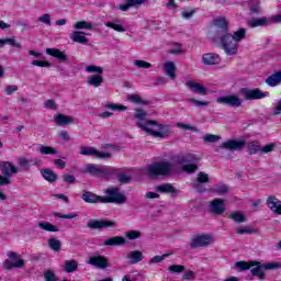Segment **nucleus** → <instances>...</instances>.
Listing matches in <instances>:
<instances>
[{"instance_id":"f257e3e1","label":"nucleus","mask_w":281,"mask_h":281,"mask_svg":"<svg viewBox=\"0 0 281 281\" xmlns=\"http://www.w3.org/2000/svg\"><path fill=\"white\" fill-rule=\"evenodd\" d=\"M134 117L138 120L136 122V126L145 131V133H148L149 135H154V137H160V138L168 137V131L157 132L153 130L154 126H157L158 131H164L166 126L164 124H158L157 121L147 120L148 113L146 111L142 109L135 110Z\"/></svg>"},{"instance_id":"f03ea898","label":"nucleus","mask_w":281,"mask_h":281,"mask_svg":"<svg viewBox=\"0 0 281 281\" xmlns=\"http://www.w3.org/2000/svg\"><path fill=\"white\" fill-rule=\"evenodd\" d=\"M243 41V36H215L213 43H217L218 47H223L228 56H234L238 52V43Z\"/></svg>"},{"instance_id":"7ed1b4c3","label":"nucleus","mask_w":281,"mask_h":281,"mask_svg":"<svg viewBox=\"0 0 281 281\" xmlns=\"http://www.w3.org/2000/svg\"><path fill=\"white\" fill-rule=\"evenodd\" d=\"M173 165L170 161H158L147 167V175L150 179H157V177H166L172 172Z\"/></svg>"},{"instance_id":"20e7f679","label":"nucleus","mask_w":281,"mask_h":281,"mask_svg":"<svg viewBox=\"0 0 281 281\" xmlns=\"http://www.w3.org/2000/svg\"><path fill=\"white\" fill-rule=\"evenodd\" d=\"M199 161H201V158L195 154H186L178 157V164H180L182 170L189 175L199 170Z\"/></svg>"},{"instance_id":"39448f33","label":"nucleus","mask_w":281,"mask_h":281,"mask_svg":"<svg viewBox=\"0 0 281 281\" xmlns=\"http://www.w3.org/2000/svg\"><path fill=\"white\" fill-rule=\"evenodd\" d=\"M0 186H11L12 176L19 175V168L10 161H2L0 162Z\"/></svg>"},{"instance_id":"423d86ee","label":"nucleus","mask_w":281,"mask_h":281,"mask_svg":"<svg viewBox=\"0 0 281 281\" xmlns=\"http://www.w3.org/2000/svg\"><path fill=\"white\" fill-rule=\"evenodd\" d=\"M280 267H281L280 262H269V263L251 262L250 273L257 277L259 280H265V270L278 269Z\"/></svg>"},{"instance_id":"0eeeda50","label":"nucleus","mask_w":281,"mask_h":281,"mask_svg":"<svg viewBox=\"0 0 281 281\" xmlns=\"http://www.w3.org/2000/svg\"><path fill=\"white\" fill-rule=\"evenodd\" d=\"M105 196H102V203H119L122 205L126 203V195L120 193V189L110 187L104 192Z\"/></svg>"},{"instance_id":"6e6552de","label":"nucleus","mask_w":281,"mask_h":281,"mask_svg":"<svg viewBox=\"0 0 281 281\" xmlns=\"http://www.w3.org/2000/svg\"><path fill=\"white\" fill-rule=\"evenodd\" d=\"M83 172L91 175V177H110L113 175V167L92 164L86 166Z\"/></svg>"},{"instance_id":"1a4fd4ad","label":"nucleus","mask_w":281,"mask_h":281,"mask_svg":"<svg viewBox=\"0 0 281 281\" xmlns=\"http://www.w3.org/2000/svg\"><path fill=\"white\" fill-rule=\"evenodd\" d=\"M7 256L9 259L2 263L3 269L7 271H12V269H23V267H25V260L21 259L16 252L9 251Z\"/></svg>"},{"instance_id":"9d476101","label":"nucleus","mask_w":281,"mask_h":281,"mask_svg":"<svg viewBox=\"0 0 281 281\" xmlns=\"http://www.w3.org/2000/svg\"><path fill=\"white\" fill-rule=\"evenodd\" d=\"M87 227L88 229H113L116 224L109 220H90L87 223Z\"/></svg>"},{"instance_id":"9b49d317","label":"nucleus","mask_w":281,"mask_h":281,"mask_svg":"<svg viewBox=\"0 0 281 281\" xmlns=\"http://www.w3.org/2000/svg\"><path fill=\"white\" fill-rule=\"evenodd\" d=\"M80 155L95 157L97 159H111V153L99 151L95 147L82 146L80 148Z\"/></svg>"},{"instance_id":"f8f14e48","label":"nucleus","mask_w":281,"mask_h":281,"mask_svg":"<svg viewBox=\"0 0 281 281\" xmlns=\"http://www.w3.org/2000/svg\"><path fill=\"white\" fill-rule=\"evenodd\" d=\"M245 100H262V98H269V92H263L262 90L256 89H241Z\"/></svg>"},{"instance_id":"ddd939ff","label":"nucleus","mask_w":281,"mask_h":281,"mask_svg":"<svg viewBox=\"0 0 281 281\" xmlns=\"http://www.w3.org/2000/svg\"><path fill=\"white\" fill-rule=\"evenodd\" d=\"M214 237L212 235H198L192 238L190 247L191 249H199V247H207L212 245Z\"/></svg>"},{"instance_id":"4468645a","label":"nucleus","mask_w":281,"mask_h":281,"mask_svg":"<svg viewBox=\"0 0 281 281\" xmlns=\"http://www.w3.org/2000/svg\"><path fill=\"white\" fill-rule=\"evenodd\" d=\"M216 102L217 104H227V106H233V109H238L243 104V100L236 94L220 97L216 99Z\"/></svg>"},{"instance_id":"2eb2a0df","label":"nucleus","mask_w":281,"mask_h":281,"mask_svg":"<svg viewBox=\"0 0 281 281\" xmlns=\"http://www.w3.org/2000/svg\"><path fill=\"white\" fill-rule=\"evenodd\" d=\"M225 201L223 199H214L211 201L210 210L213 214H224L225 213Z\"/></svg>"},{"instance_id":"dca6fc26","label":"nucleus","mask_w":281,"mask_h":281,"mask_svg":"<svg viewBox=\"0 0 281 281\" xmlns=\"http://www.w3.org/2000/svg\"><path fill=\"white\" fill-rule=\"evenodd\" d=\"M245 140L231 139L222 144V148L225 150H241L245 148Z\"/></svg>"},{"instance_id":"f3484780","label":"nucleus","mask_w":281,"mask_h":281,"mask_svg":"<svg viewBox=\"0 0 281 281\" xmlns=\"http://www.w3.org/2000/svg\"><path fill=\"white\" fill-rule=\"evenodd\" d=\"M88 263L92 265V267H97L98 269H106L109 267V260L102 256L90 257Z\"/></svg>"},{"instance_id":"a211bd4d","label":"nucleus","mask_w":281,"mask_h":281,"mask_svg":"<svg viewBox=\"0 0 281 281\" xmlns=\"http://www.w3.org/2000/svg\"><path fill=\"white\" fill-rule=\"evenodd\" d=\"M146 3V0H125V4H120L119 10L122 12H128L131 8H142Z\"/></svg>"},{"instance_id":"6ab92c4d","label":"nucleus","mask_w":281,"mask_h":281,"mask_svg":"<svg viewBox=\"0 0 281 281\" xmlns=\"http://www.w3.org/2000/svg\"><path fill=\"white\" fill-rule=\"evenodd\" d=\"M267 205L271 210V212L281 215V201L278 198L270 195L267 199Z\"/></svg>"},{"instance_id":"aec40b11","label":"nucleus","mask_w":281,"mask_h":281,"mask_svg":"<svg viewBox=\"0 0 281 281\" xmlns=\"http://www.w3.org/2000/svg\"><path fill=\"white\" fill-rule=\"evenodd\" d=\"M213 25L218 30H222V32H224V36H227V30L229 27V22L227 21V18L217 16L213 19Z\"/></svg>"},{"instance_id":"412c9836","label":"nucleus","mask_w":281,"mask_h":281,"mask_svg":"<svg viewBox=\"0 0 281 281\" xmlns=\"http://www.w3.org/2000/svg\"><path fill=\"white\" fill-rule=\"evenodd\" d=\"M103 245L105 247H122V245H126V239L122 236H114L105 239Z\"/></svg>"},{"instance_id":"4be33fe9","label":"nucleus","mask_w":281,"mask_h":281,"mask_svg":"<svg viewBox=\"0 0 281 281\" xmlns=\"http://www.w3.org/2000/svg\"><path fill=\"white\" fill-rule=\"evenodd\" d=\"M249 27H265V25H271V19L267 16L251 19L248 21Z\"/></svg>"},{"instance_id":"5701e85b","label":"nucleus","mask_w":281,"mask_h":281,"mask_svg":"<svg viewBox=\"0 0 281 281\" xmlns=\"http://www.w3.org/2000/svg\"><path fill=\"white\" fill-rule=\"evenodd\" d=\"M46 54L53 56V58H57L59 63H67V55L58 48H47Z\"/></svg>"},{"instance_id":"b1692460","label":"nucleus","mask_w":281,"mask_h":281,"mask_svg":"<svg viewBox=\"0 0 281 281\" xmlns=\"http://www.w3.org/2000/svg\"><path fill=\"white\" fill-rule=\"evenodd\" d=\"M187 87L193 91V93H199V95H207V88L202 86L201 83H196L194 81L187 82Z\"/></svg>"},{"instance_id":"393cba45","label":"nucleus","mask_w":281,"mask_h":281,"mask_svg":"<svg viewBox=\"0 0 281 281\" xmlns=\"http://www.w3.org/2000/svg\"><path fill=\"white\" fill-rule=\"evenodd\" d=\"M155 190L156 192H160L161 194H177V192H179V190H177V188H175L170 183H162L160 186H157Z\"/></svg>"},{"instance_id":"a878e982","label":"nucleus","mask_w":281,"mask_h":281,"mask_svg":"<svg viewBox=\"0 0 281 281\" xmlns=\"http://www.w3.org/2000/svg\"><path fill=\"white\" fill-rule=\"evenodd\" d=\"M268 87H280L281 85V70L273 72L266 79Z\"/></svg>"},{"instance_id":"bb28decb","label":"nucleus","mask_w":281,"mask_h":281,"mask_svg":"<svg viewBox=\"0 0 281 281\" xmlns=\"http://www.w3.org/2000/svg\"><path fill=\"white\" fill-rule=\"evenodd\" d=\"M202 63L204 65H218L221 57L214 53H206L202 56Z\"/></svg>"},{"instance_id":"cd10ccee","label":"nucleus","mask_w":281,"mask_h":281,"mask_svg":"<svg viewBox=\"0 0 281 281\" xmlns=\"http://www.w3.org/2000/svg\"><path fill=\"white\" fill-rule=\"evenodd\" d=\"M210 181V176L207 173L201 171L198 173V182L193 184V188L198 190V192H205V189L201 188V183H207Z\"/></svg>"},{"instance_id":"c85d7f7f","label":"nucleus","mask_w":281,"mask_h":281,"mask_svg":"<svg viewBox=\"0 0 281 281\" xmlns=\"http://www.w3.org/2000/svg\"><path fill=\"white\" fill-rule=\"evenodd\" d=\"M82 201L86 203H102V196L97 195L92 192L86 191L81 195Z\"/></svg>"},{"instance_id":"c756f323","label":"nucleus","mask_w":281,"mask_h":281,"mask_svg":"<svg viewBox=\"0 0 281 281\" xmlns=\"http://www.w3.org/2000/svg\"><path fill=\"white\" fill-rule=\"evenodd\" d=\"M166 76H169V78H171V80H175V78H177V66H175V63L172 61H166L162 65Z\"/></svg>"},{"instance_id":"7c9ffc66","label":"nucleus","mask_w":281,"mask_h":281,"mask_svg":"<svg viewBox=\"0 0 281 281\" xmlns=\"http://www.w3.org/2000/svg\"><path fill=\"white\" fill-rule=\"evenodd\" d=\"M87 82L90 87H94L95 89H98V87H102V82H104V77H102V75H92L88 77Z\"/></svg>"},{"instance_id":"2f4dec72","label":"nucleus","mask_w":281,"mask_h":281,"mask_svg":"<svg viewBox=\"0 0 281 281\" xmlns=\"http://www.w3.org/2000/svg\"><path fill=\"white\" fill-rule=\"evenodd\" d=\"M127 260H130L131 265H137V262L144 260V255L139 250H133L127 255Z\"/></svg>"},{"instance_id":"473e14b6","label":"nucleus","mask_w":281,"mask_h":281,"mask_svg":"<svg viewBox=\"0 0 281 281\" xmlns=\"http://www.w3.org/2000/svg\"><path fill=\"white\" fill-rule=\"evenodd\" d=\"M41 175L42 177L48 181L49 183H54L57 181L58 176L56 175V172H54V170L52 169H42L41 170Z\"/></svg>"},{"instance_id":"72a5a7b5","label":"nucleus","mask_w":281,"mask_h":281,"mask_svg":"<svg viewBox=\"0 0 281 281\" xmlns=\"http://www.w3.org/2000/svg\"><path fill=\"white\" fill-rule=\"evenodd\" d=\"M71 122H74V119L65 114H57L55 116V123L57 126H66L67 124H71Z\"/></svg>"},{"instance_id":"f704fd0d","label":"nucleus","mask_w":281,"mask_h":281,"mask_svg":"<svg viewBox=\"0 0 281 281\" xmlns=\"http://www.w3.org/2000/svg\"><path fill=\"white\" fill-rule=\"evenodd\" d=\"M37 227H40V229H43L44 232H58V226L49 222H40L37 224Z\"/></svg>"},{"instance_id":"c9c22d12","label":"nucleus","mask_w":281,"mask_h":281,"mask_svg":"<svg viewBox=\"0 0 281 281\" xmlns=\"http://www.w3.org/2000/svg\"><path fill=\"white\" fill-rule=\"evenodd\" d=\"M65 271H66V273H75V271H78V261L66 260L65 261Z\"/></svg>"},{"instance_id":"e433bc0d","label":"nucleus","mask_w":281,"mask_h":281,"mask_svg":"<svg viewBox=\"0 0 281 281\" xmlns=\"http://www.w3.org/2000/svg\"><path fill=\"white\" fill-rule=\"evenodd\" d=\"M248 153L250 155H256L257 153H260V142L252 140L247 144Z\"/></svg>"},{"instance_id":"4c0bfd02","label":"nucleus","mask_w":281,"mask_h":281,"mask_svg":"<svg viewBox=\"0 0 281 281\" xmlns=\"http://www.w3.org/2000/svg\"><path fill=\"white\" fill-rule=\"evenodd\" d=\"M38 153H41V155H57L58 150L52 146L41 145L38 147Z\"/></svg>"},{"instance_id":"58836bf2","label":"nucleus","mask_w":281,"mask_h":281,"mask_svg":"<svg viewBox=\"0 0 281 281\" xmlns=\"http://www.w3.org/2000/svg\"><path fill=\"white\" fill-rule=\"evenodd\" d=\"M48 247L53 251H60V249L63 247V243H60V240H58L57 238H49L48 239Z\"/></svg>"},{"instance_id":"ea45409f","label":"nucleus","mask_w":281,"mask_h":281,"mask_svg":"<svg viewBox=\"0 0 281 281\" xmlns=\"http://www.w3.org/2000/svg\"><path fill=\"white\" fill-rule=\"evenodd\" d=\"M87 74H98V76L104 74V68L95 65H89L86 67Z\"/></svg>"},{"instance_id":"a19ab883","label":"nucleus","mask_w":281,"mask_h":281,"mask_svg":"<svg viewBox=\"0 0 281 281\" xmlns=\"http://www.w3.org/2000/svg\"><path fill=\"white\" fill-rule=\"evenodd\" d=\"M212 192H215V194H227L229 192V189L225 184H215L212 188Z\"/></svg>"},{"instance_id":"79ce46f5","label":"nucleus","mask_w":281,"mask_h":281,"mask_svg":"<svg viewBox=\"0 0 281 281\" xmlns=\"http://www.w3.org/2000/svg\"><path fill=\"white\" fill-rule=\"evenodd\" d=\"M75 30H93V24L87 21H79L74 25Z\"/></svg>"},{"instance_id":"37998d69","label":"nucleus","mask_w":281,"mask_h":281,"mask_svg":"<svg viewBox=\"0 0 281 281\" xmlns=\"http://www.w3.org/2000/svg\"><path fill=\"white\" fill-rule=\"evenodd\" d=\"M0 45H11V47H18L19 49H21V44L18 43L14 38L0 40Z\"/></svg>"},{"instance_id":"c03bdc74","label":"nucleus","mask_w":281,"mask_h":281,"mask_svg":"<svg viewBox=\"0 0 281 281\" xmlns=\"http://www.w3.org/2000/svg\"><path fill=\"white\" fill-rule=\"evenodd\" d=\"M221 139V136L214 134H206L203 137L205 144H214Z\"/></svg>"},{"instance_id":"a18cd8bd","label":"nucleus","mask_w":281,"mask_h":281,"mask_svg":"<svg viewBox=\"0 0 281 281\" xmlns=\"http://www.w3.org/2000/svg\"><path fill=\"white\" fill-rule=\"evenodd\" d=\"M229 218L235 221V223H245L247 221L245 215L243 213H238V212H235V213L231 214Z\"/></svg>"},{"instance_id":"49530a36","label":"nucleus","mask_w":281,"mask_h":281,"mask_svg":"<svg viewBox=\"0 0 281 281\" xmlns=\"http://www.w3.org/2000/svg\"><path fill=\"white\" fill-rule=\"evenodd\" d=\"M134 65L138 67V69H150V67H153V64L139 59L134 60Z\"/></svg>"},{"instance_id":"de8ad7c7","label":"nucleus","mask_w":281,"mask_h":281,"mask_svg":"<svg viewBox=\"0 0 281 281\" xmlns=\"http://www.w3.org/2000/svg\"><path fill=\"white\" fill-rule=\"evenodd\" d=\"M106 27H111L112 30H115V32H124V26L120 23V21L108 22Z\"/></svg>"},{"instance_id":"09e8293b","label":"nucleus","mask_w":281,"mask_h":281,"mask_svg":"<svg viewBox=\"0 0 281 281\" xmlns=\"http://www.w3.org/2000/svg\"><path fill=\"white\" fill-rule=\"evenodd\" d=\"M105 109H110L111 111H126V105L116 104V103H106Z\"/></svg>"},{"instance_id":"8fccbe9b","label":"nucleus","mask_w":281,"mask_h":281,"mask_svg":"<svg viewBox=\"0 0 281 281\" xmlns=\"http://www.w3.org/2000/svg\"><path fill=\"white\" fill-rule=\"evenodd\" d=\"M126 238H128V240H137V238L142 237V232L139 231H130L125 234Z\"/></svg>"},{"instance_id":"3c124183","label":"nucleus","mask_w":281,"mask_h":281,"mask_svg":"<svg viewBox=\"0 0 281 281\" xmlns=\"http://www.w3.org/2000/svg\"><path fill=\"white\" fill-rule=\"evenodd\" d=\"M44 280L45 281H58V277H56V273L52 270H46L44 272Z\"/></svg>"},{"instance_id":"603ef678","label":"nucleus","mask_w":281,"mask_h":281,"mask_svg":"<svg viewBox=\"0 0 281 281\" xmlns=\"http://www.w3.org/2000/svg\"><path fill=\"white\" fill-rule=\"evenodd\" d=\"M31 162H32V160H30L27 158H19L18 159V164H19L20 168H23L24 170H30Z\"/></svg>"},{"instance_id":"864d4df0","label":"nucleus","mask_w":281,"mask_h":281,"mask_svg":"<svg viewBox=\"0 0 281 281\" xmlns=\"http://www.w3.org/2000/svg\"><path fill=\"white\" fill-rule=\"evenodd\" d=\"M170 255L165 254L162 256H155L154 258H151L148 262V265H156L159 262H164V260H166V258H168Z\"/></svg>"},{"instance_id":"5fc2aeb1","label":"nucleus","mask_w":281,"mask_h":281,"mask_svg":"<svg viewBox=\"0 0 281 281\" xmlns=\"http://www.w3.org/2000/svg\"><path fill=\"white\" fill-rule=\"evenodd\" d=\"M169 271L171 273H183L186 271V267L181 265H172L169 267Z\"/></svg>"},{"instance_id":"6e6d98bb","label":"nucleus","mask_w":281,"mask_h":281,"mask_svg":"<svg viewBox=\"0 0 281 281\" xmlns=\"http://www.w3.org/2000/svg\"><path fill=\"white\" fill-rule=\"evenodd\" d=\"M235 267H237V269H240V271H247V269H251V262L238 261L235 263Z\"/></svg>"},{"instance_id":"4d7b16f0","label":"nucleus","mask_w":281,"mask_h":281,"mask_svg":"<svg viewBox=\"0 0 281 281\" xmlns=\"http://www.w3.org/2000/svg\"><path fill=\"white\" fill-rule=\"evenodd\" d=\"M128 100L131 102H134V104H146V101L142 100V97H139L138 94L130 95Z\"/></svg>"},{"instance_id":"13d9d810","label":"nucleus","mask_w":281,"mask_h":281,"mask_svg":"<svg viewBox=\"0 0 281 281\" xmlns=\"http://www.w3.org/2000/svg\"><path fill=\"white\" fill-rule=\"evenodd\" d=\"M40 23H44L45 25H52V15L43 14L38 18Z\"/></svg>"},{"instance_id":"bf43d9fd","label":"nucleus","mask_w":281,"mask_h":281,"mask_svg":"<svg viewBox=\"0 0 281 281\" xmlns=\"http://www.w3.org/2000/svg\"><path fill=\"white\" fill-rule=\"evenodd\" d=\"M189 102H191L192 104H194V106H210V102L209 101H199L196 99H189Z\"/></svg>"},{"instance_id":"052dcab7","label":"nucleus","mask_w":281,"mask_h":281,"mask_svg":"<svg viewBox=\"0 0 281 281\" xmlns=\"http://www.w3.org/2000/svg\"><path fill=\"white\" fill-rule=\"evenodd\" d=\"M256 229L249 228V227H244V228H238L236 231V234L243 236L244 234H255Z\"/></svg>"},{"instance_id":"680f3d73","label":"nucleus","mask_w":281,"mask_h":281,"mask_svg":"<svg viewBox=\"0 0 281 281\" xmlns=\"http://www.w3.org/2000/svg\"><path fill=\"white\" fill-rule=\"evenodd\" d=\"M72 41L75 43H80L81 45H87L89 43V40H87L86 36H72Z\"/></svg>"},{"instance_id":"e2e57ef3","label":"nucleus","mask_w":281,"mask_h":281,"mask_svg":"<svg viewBox=\"0 0 281 281\" xmlns=\"http://www.w3.org/2000/svg\"><path fill=\"white\" fill-rule=\"evenodd\" d=\"M44 106L46 109H52V111H56V101L48 99L44 102Z\"/></svg>"},{"instance_id":"0e129e2a","label":"nucleus","mask_w":281,"mask_h":281,"mask_svg":"<svg viewBox=\"0 0 281 281\" xmlns=\"http://www.w3.org/2000/svg\"><path fill=\"white\" fill-rule=\"evenodd\" d=\"M57 216H58V218L71 220V218H78V213L72 212V213H69V214H57Z\"/></svg>"},{"instance_id":"69168bd1","label":"nucleus","mask_w":281,"mask_h":281,"mask_svg":"<svg viewBox=\"0 0 281 281\" xmlns=\"http://www.w3.org/2000/svg\"><path fill=\"white\" fill-rule=\"evenodd\" d=\"M276 148V144H269L260 148L263 154L271 153Z\"/></svg>"},{"instance_id":"338daca9","label":"nucleus","mask_w":281,"mask_h":281,"mask_svg":"<svg viewBox=\"0 0 281 281\" xmlns=\"http://www.w3.org/2000/svg\"><path fill=\"white\" fill-rule=\"evenodd\" d=\"M119 181L121 183H128V181H131V176L126 175V173H121L119 176Z\"/></svg>"},{"instance_id":"774afa93","label":"nucleus","mask_w":281,"mask_h":281,"mask_svg":"<svg viewBox=\"0 0 281 281\" xmlns=\"http://www.w3.org/2000/svg\"><path fill=\"white\" fill-rule=\"evenodd\" d=\"M273 23H281V14L272 15L270 18V25Z\"/></svg>"}]
</instances>
